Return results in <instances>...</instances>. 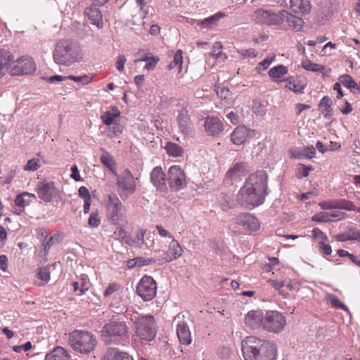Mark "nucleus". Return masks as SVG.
I'll return each instance as SVG.
<instances>
[{
  "label": "nucleus",
  "instance_id": "nucleus-1",
  "mask_svg": "<svg viewBox=\"0 0 360 360\" xmlns=\"http://www.w3.org/2000/svg\"><path fill=\"white\" fill-rule=\"evenodd\" d=\"M267 180L264 171L250 174L237 194V202L248 210L261 205L267 194Z\"/></svg>",
  "mask_w": 360,
  "mask_h": 360
},
{
  "label": "nucleus",
  "instance_id": "nucleus-2",
  "mask_svg": "<svg viewBox=\"0 0 360 360\" xmlns=\"http://www.w3.org/2000/svg\"><path fill=\"white\" fill-rule=\"evenodd\" d=\"M245 360H276V347L274 343L250 336L241 342Z\"/></svg>",
  "mask_w": 360,
  "mask_h": 360
},
{
  "label": "nucleus",
  "instance_id": "nucleus-3",
  "mask_svg": "<svg viewBox=\"0 0 360 360\" xmlns=\"http://www.w3.org/2000/svg\"><path fill=\"white\" fill-rule=\"evenodd\" d=\"M101 338L107 345H126L129 342V330L126 322L110 320L102 327Z\"/></svg>",
  "mask_w": 360,
  "mask_h": 360
},
{
  "label": "nucleus",
  "instance_id": "nucleus-4",
  "mask_svg": "<svg viewBox=\"0 0 360 360\" xmlns=\"http://www.w3.org/2000/svg\"><path fill=\"white\" fill-rule=\"evenodd\" d=\"M53 58L56 64L70 66L79 60L78 46L72 40H60L55 45Z\"/></svg>",
  "mask_w": 360,
  "mask_h": 360
},
{
  "label": "nucleus",
  "instance_id": "nucleus-5",
  "mask_svg": "<svg viewBox=\"0 0 360 360\" xmlns=\"http://www.w3.org/2000/svg\"><path fill=\"white\" fill-rule=\"evenodd\" d=\"M68 343L74 351L88 354L95 349L98 342L96 337L91 332L75 330L68 335Z\"/></svg>",
  "mask_w": 360,
  "mask_h": 360
},
{
  "label": "nucleus",
  "instance_id": "nucleus-6",
  "mask_svg": "<svg viewBox=\"0 0 360 360\" xmlns=\"http://www.w3.org/2000/svg\"><path fill=\"white\" fill-rule=\"evenodd\" d=\"M136 335L142 340L153 341L157 335V324L155 317L150 314H136L131 318Z\"/></svg>",
  "mask_w": 360,
  "mask_h": 360
},
{
  "label": "nucleus",
  "instance_id": "nucleus-7",
  "mask_svg": "<svg viewBox=\"0 0 360 360\" xmlns=\"http://www.w3.org/2000/svg\"><path fill=\"white\" fill-rule=\"evenodd\" d=\"M264 321L263 330L276 334L283 331L286 326L285 317L277 311H266Z\"/></svg>",
  "mask_w": 360,
  "mask_h": 360
},
{
  "label": "nucleus",
  "instance_id": "nucleus-8",
  "mask_svg": "<svg viewBox=\"0 0 360 360\" xmlns=\"http://www.w3.org/2000/svg\"><path fill=\"white\" fill-rule=\"evenodd\" d=\"M107 217L113 224H118L124 217L122 202L115 194L108 195Z\"/></svg>",
  "mask_w": 360,
  "mask_h": 360
},
{
  "label": "nucleus",
  "instance_id": "nucleus-9",
  "mask_svg": "<svg viewBox=\"0 0 360 360\" xmlns=\"http://www.w3.org/2000/svg\"><path fill=\"white\" fill-rule=\"evenodd\" d=\"M136 292L144 301H150L156 295L157 284L153 277L144 276L136 286Z\"/></svg>",
  "mask_w": 360,
  "mask_h": 360
},
{
  "label": "nucleus",
  "instance_id": "nucleus-10",
  "mask_svg": "<svg viewBox=\"0 0 360 360\" xmlns=\"http://www.w3.org/2000/svg\"><path fill=\"white\" fill-rule=\"evenodd\" d=\"M167 181L170 188L175 191H179L186 186V176L179 165H172L169 167Z\"/></svg>",
  "mask_w": 360,
  "mask_h": 360
},
{
  "label": "nucleus",
  "instance_id": "nucleus-11",
  "mask_svg": "<svg viewBox=\"0 0 360 360\" xmlns=\"http://www.w3.org/2000/svg\"><path fill=\"white\" fill-rule=\"evenodd\" d=\"M117 184L122 190L121 198L125 200L131 195L136 190V184L133 175L129 169L117 176Z\"/></svg>",
  "mask_w": 360,
  "mask_h": 360
},
{
  "label": "nucleus",
  "instance_id": "nucleus-12",
  "mask_svg": "<svg viewBox=\"0 0 360 360\" xmlns=\"http://www.w3.org/2000/svg\"><path fill=\"white\" fill-rule=\"evenodd\" d=\"M36 70V65L32 58L22 56L15 61L10 73L12 75H30Z\"/></svg>",
  "mask_w": 360,
  "mask_h": 360
},
{
  "label": "nucleus",
  "instance_id": "nucleus-13",
  "mask_svg": "<svg viewBox=\"0 0 360 360\" xmlns=\"http://www.w3.org/2000/svg\"><path fill=\"white\" fill-rule=\"evenodd\" d=\"M319 206L323 210H344L347 211L360 212L353 202L346 199H331L324 200L319 203Z\"/></svg>",
  "mask_w": 360,
  "mask_h": 360
},
{
  "label": "nucleus",
  "instance_id": "nucleus-14",
  "mask_svg": "<svg viewBox=\"0 0 360 360\" xmlns=\"http://www.w3.org/2000/svg\"><path fill=\"white\" fill-rule=\"evenodd\" d=\"M235 222L249 233L258 231L260 228L259 220L250 213H240L235 217Z\"/></svg>",
  "mask_w": 360,
  "mask_h": 360
},
{
  "label": "nucleus",
  "instance_id": "nucleus-15",
  "mask_svg": "<svg viewBox=\"0 0 360 360\" xmlns=\"http://www.w3.org/2000/svg\"><path fill=\"white\" fill-rule=\"evenodd\" d=\"M252 19L259 23L266 25H278L281 22L280 15L271 11L259 8L254 11L252 15Z\"/></svg>",
  "mask_w": 360,
  "mask_h": 360
},
{
  "label": "nucleus",
  "instance_id": "nucleus-16",
  "mask_svg": "<svg viewBox=\"0 0 360 360\" xmlns=\"http://www.w3.org/2000/svg\"><path fill=\"white\" fill-rule=\"evenodd\" d=\"M183 250L179 243L172 238L169 244L168 251L162 252V256L158 259L160 264L170 262L182 255Z\"/></svg>",
  "mask_w": 360,
  "mask_h": 360
},
{
  "label": "nucleus",
  "instance_id": "nucleus-17",
  "mask_svg": "<svg viewBox=\"0 0 360 360\" xmlns=\"http://www.w3.org/2000/svg\"><path fill=\"white\" fill-rule=\"evenodd\" d=\"M176 121L179 129L184 135L188 136H192L193 135V124L191 120L188 111L186 109H181L178 112Z\"/></svg>",
  "mask_w": 360,
  "mask_h": 360
},
{
  "label": "nucleus",
  "instance_id": "nucleus-18",
  "mask_svg": "<svg viewBox=\"0 0 360 360\" xmlns=\"http://www.w3.org/2000/svg\"><path fill=\"white\" fill-rule=\"evenodd\" d=\"M265 314L262 310H251L248 312L245 317V324L247 327L252 329H262L264 323Z\"/></svg>",
  "mask_w": 360,
  "mask_h": 360
},
{
  "label": "nucleus",
  "instance_id": "nucleus-19",
  "mask_svg": "<svg viewBox=\"0 0 360 360\" xmlns=\"http://www.w3.org/2000/svg\"><path fill=\"white\" fill-rule=\"evenodd\" d=\"M37 191L38 197L46 202L52 200L55 193V184L53 181L39 182Z\"/></svg>",
  "mask_w": 360,
  "mask_h": 360
},
{
  "label": "nucleus",
  "instance_id": "nucleus-20",
  "mask_svg": "<svg viewBox=\"0 0 360 360\" xmlns=\"http://www.w3.org/2000/svg\"><path fill=\"white\" fill-rule=\"evenodd\" d=\"M279 14L281 22L285 21L291 30L299 32L302 29L304 22L302 18L294 15L285 10H281Z\"/></svg>",
  "mask_w": 360,
  "mask_h": 360
},
{
  "label": "nucleus",
  "instance_id": "nucleus-21",
  "mask_svg": "<svg viewBox=\"0 0 360 360\" xmlns=\"http://www.w3.org/2000/svg\"><path fill=\"white\" fill-rule=\"evenodd\" d=\"M165 174L161 167H155L150 173V181L162 192L167 191Z\"/></svg>",
  "mask_w": 360,
  "mask_h": 360
},
{
  "label": "nucleus",
  "instance_id": "nucleus-22",
  "mask_svg": "<svg viewBox=\"0 0 360 360\" xmlns=\"http://www.w3.org/2000/svg\"><path fill=\"white\" fill-rule=\"evenodd\" d=\"M204 127L210 136H215L224 129L221 121L217 117H207L205 119Z\"/></svg>",
  "mask_w": 360,
  "mask_h": 360
},
{
  "label": "nucleus",
  "instance_id": "nucleus-23",
  "mask_svg": "<svg viewBox=\"0 0 360 360\" xmlns=\"http://www.w3.org/2000/svg\"><path fill=\"white\" fill-rule=\"evenodd\" d=\"M176 334L181 344L188 345L191 343V331L186 322L181 321L177 322Z\"/></svg>",
  "mask_w": 360,
  "mask_h": 360
},
{
  "label": "nucleus",
  "instance_id": "nucleus-24",
  "mask_svg": "<svg viewBox=\"0 0 360 360\" xmlns=\"http://www.w3.org/2000/svg\"><path fill=\"white\" fill-rule=\"evenodd\" d=\"M290 6L295 13L301 15L309 13L311 9L309 0H290Z\"/></svg>",
  "mask_w": 360,
  "mask_h": 360
},
{
  "label": "nucleus",
  "instance_id": "nucleus-25",
  "mask_svg": "<svg viewBox=\"0 0 360 360\" xmlns=\"http://www.w3.org/2000/svg\"><path fill=\"white\" fill-rule=\"evenodd\" d=\"M13 59L14 56L9 51L0 49V79L6 74Z\"/></svg>",
  "mask_w": 360,
  "mask_h": 360
},
{
  "label": "nucleus",
  "instance_id": "nucleus-26",
  "mask_svg": "<svg viewBox=\"0 0 360 360\" xmlns=\"http://www.w3.org/2000/svg\"><path fill=\"white\" fill-rule=\"evenodd\" d=\"M249 134V129L245 126H238L231 134V140L235 145H241L245 142Z\"/></svg>",
  "mask_w": 360,
  "mask_h": 360
},
{
  "label": "nucleus",
  "instance_id": "nucleus-27",
  "mask_svg": "<svg viewBox=\"0 0 360 360\" xmlns=\"http://www.w3.org/2000/svg\"><path fill=\"white\" fill-rule=\"evenodd\" d=\"M226 14L224 12L219 11L212 16H210L202 20H198L197 25L201 28L211 30L214 28L219 20L225 17Z\"/></svg>",
  "mask_w": 360,
  "mask_h": 360
},
{
  "label": "nucleus",
  "instance_id": "nucleus-28",
  "mask_svg": "<svg viewBox=\"0 0 360 360\" xmlns=\"http://www.w3.org/2000/svg\"><path fill=\"white\" fill-rule=\"evenodd\" d=\"M85 14L93 25H96L99 28L103 27L102 14L98 8L94 6L86 8Z\"/></svg>",
  "mask_w": 360,
  "mask_h": 360
},
{
  "label": "nucleus",
  "instance_id": "nucleus-29",
  "mask_svg": "<svg viewBox=\"0 0 360 360\" xmlns=\"http://www.w3.org/2000/svg\"><path fill=\"white\" fill-rule=\"evenodd\" d=\"M248 172L247 164L244 162H236L227 172V176L232 181L244 176Z\"/></svg>",
  "mask_w": 360,
  "mask_h": 360
},
{
  "label": "nucleus",
  "instance_id": "nucleus-30",
  "mask_svg": "<svg viewBox=\"0 0 360 360\" xmlns=\"http://www.w3.org/2000/svg\"><path fill=\"white\" fill-rule=\"evenodd\" d=\"M104 360H134L127 352L120 351L117 348L110 347L106 351Z\"/></svg>",
  "mask_w": 360,
  "mask_h": 360
},
{
  "label": "nucleus",
  "instance_id": "nucleus-31",
  "mask_svg": "<svg viewBox=\"0 0 360 360\" xmlns=\"http://www.w3.org/2000/svg\"><path fill=\"white\" fill-rule=\"evenodd\" d=\"M70 358L69 352L60 346L55 347L45 356V360H68Z\"/></svg>",
  "mask_w": 360,
  "mask_h": 360
},
{
  "label": "nucleus",
  "instance_id": "nucleus-32",
  "mask_svg": "<svg viewBox=\"0 0 360 360\" xmlns=\"http://www.w3.org/2000/svg\"><path fill=\"white\" fill-rule=\"evenodd\" d=\"M339 82L341 84H342L345 86L349 89L350 91L354 94H356L359 91V88L357 83L349 75L345 74L340 76Z\"/></svg>",
  "mask_w": 360,
  "mask_h": 360
},
{
  "label": "nucleus",
  "instance_id": "nucleus-33",
  "mask_svg": "<svg viewBox=\"0 0 360 360\" xmlns=\"http://www.w3.org/2000/svg\"><path fill=\"white\" fill-rule=\"evenodd\" d=\"M120 112L118 110L117 107L112 108V112L111 111H106L101 116V119L102 120L103 122L108 126H110L115 122V118L120 117Z\"/></svg>",
  "mask_w": 360,
  "mask_h": 360
},
{
  "label": "nucleus",
  "instance_id": "nucleus-34",
  "mask_svg": "<svg viewBox=\"0 0 360 360\" xmlns=\"http://www.w3.org/2000/svg\"><path fill=\"white\" fill-rule=\"evenodd\" d=\"M288 69L286 66H284L283 65H278L276 67H274L271 68L269 70V77L273 80L278 82V79L281 78L282 76L288 74Z\"/></svg>",
  "mask_w": 360,
  "mask_h": 360
},
{
  "label": "nucleus",
  "instance_id": "nucleus-35",
  "mask_svg": "<svg viewBox=\"0 0 360 360\" xmlns=\"http://www.w3.org/2000/svg\"><path fill=\"white\" fill-rule=\"evenodd\" d=\"M101 163L113 174H115L116 163L113 157L105 151L100 157Z\"/></svg>",
  "mask_w": 360,
  "mask_h": 360
},
{
  "label": "nucleus",
  "instance_id": "nucleus-36",
  "mask_svg": "<svg viewBox=\"0 0 360 360\" xmlns=\"http://www.w3.org/2000/svg\"><path fill=\"white\" fill-rule=\"evenodd\" d=\"M183 51L180 49L177 50L173 56V60L168 65L167 68L172 70L175 67L178 68V72H180L182 70L183 63Z\"/></svg>",
  "mask_w": 360,
  "mask_h": 360
},
{
  "label": "nucleus",
  "instance_id": "nucleus-37",
  "mask_svg": "<svg viewBox=\"0 0 360 360\" xmlns=\"http://www.w3.org/2000/svg\"><path fill=\"white\" fill-rule=\"evenodd\" d=\"M165 148L168 155L173 157L181 156L184 151L180 146L171 142L167 143Z\"/></svg>",
  "mask_w": 360,
  "mask_h": 360
},
{
  "label": "nucleus",
  "instance_id": "nucleus-38",
  "mask_svg": "<svg viewBox=\"0 0 360 360\" xmlns=\"http://www.w3.org/2000/svg\"><path fill=\"white\" fill-rule=\"evenodd\" d=\"M287 84L285 87L293 91L295 93H301L304 89V86L300 84L297 80H296L294 77H288L285 79Z\"/></svg>",
  "mask_w": 360,
  "mask_h": 360
},
{
  "label": "nucleus",
  "instance_id": "nucleus-39",
  "mask_svg": "<svg viewBox=\"0 0 360 360\" xmlns=\"http://www.w3.org/2000/svg\"><path fill=\"white\" fill-rule=\"evenodd\" d=\"M302 67L309 71L320 72L325 69V66L318 63H314L309 60H304L302 63Z\"/></svg>",
  "mask_w": 360,
  "mask_h": 360
},
{
  "label": "nucleus",
  "instance_id": "nucleus-40",
  "mask_svg": "<svg viewBox=\"0 0 360 360\" xmlns=\"http://www.w3.org/2000/svg\"><path fill=\"white\" fill-rule=\"evenodd\" d=\"M313 169L314 168L311 165L306 166L303 164H300L299 167L297 168L296 176L299 179L303 177H307L309 176V172L312 171Z\"/></svg>",
  "mask_w": 360,
  "mask_h": 360
},
{
  "label": "nucleus",
  "instance_id": "nucleus-41",
  "mask_svg": "<svg viewBox=\"0 0 360 360\" xmlns=\"http://www.w3.org/2000/svg\"><path fill=\"white\" fill-rule=\"evenodd\" d=\"M252 111L257 116H264L266 112L264 105L260 101H254L252 104Z\"/></svg>",
  "mask_w": 360,
  "mask_h": 360
},
{
  "label": "nucleus",
  "instance_id": "nucleus-42",
  "mask_svg": "<svg viewBox=\"0 0 360 360\" xmlns=\"http://www.w3.org/2000/svg\"><path fill=\"white\" fill-rule=\"evenodd\" d=\"M32 202V200L23 195V193L18 195L15 198V204L18 207H25Z\"/></svg>",
  "mask_w": 360,
  "mask_h": 360
},
{
  "label": "nucleus",
  "instance_id": "nucleus-43",
  "mask_svg": "<svg viewBox=\"0 0 360 360\" xmlns=\"http://www.w3.org/2000/svg\"><path fill=\"white\" fill-rule=\"evenodd\" d=\"M311 221L316 222H329L332 220L329 219L328 212H320L311 217Z\"/></svg>",
  "mask_w": 360,
  "mask_h": 360
},
{
  "label": "nucleus",
  "instance_id": "nucleus-44",
  "mask_svg": "<svg viewBox=\"0 0 360 360\" xmlns=\"http://www.w3.org/2000/svg\"><path fill=\"white\" fill-rule=\"evenodd\" d=\"M40 167V162L37 158H33L27 161V164L24 166V169L26 171H36Z\"/></svg>",
  "mask_w": 360,
  "mask_h": 360
},
{
  "label": "nucleus",
  "instance_id": "nucleus-45",
  "mask_svg": "<svg viewBox=\"0 0 360 360\" xmlns=\"http://www.w3.org/2000/svg\"><path fill=\"white\" fill-rule=\"evenodd\" d=\"M345 231L347 234V238L351 240H356L359 233L358 229L354 226H347L345 229Z\"/></svg>",
  "mask_w": 360,
  "mask_h": 360
},
{
  "label": "nucleus",
  "instance_id": "nucleus-46",
  "mask_svg": "<svg viewBox=\"0 0 360 360\" xmlns=\"http://www.w3.org/2000/svg\"><path fill=\"white\" fill-rule=\"evenodd\" d=\"M275 58L274 54L269 55L266 58L258 64L257 69L264 70L269 68Z\"/></svg>",
  "mask_w": 360,
  "mask_h": 360
},
{
  "label": "nucleus",
  "instance_id": "nucleus-47",
  "mask_svg": "<svg viewBox=\"0 0 360 360\" xmlns=\"http://www.w3.org/2000/svg\"><path fill=\"white\" fill-rule=\"evenodd\" d=\"M330 304L333 307L337 309H340L345 311H349V308L335 295H333L330 297Z\"/></svg>",
  "mask_w": 360,
  "mask_h": 360
},
{
  "label": "nucleus",
  "instance_id": "nucleus-48",
  "mask_svg": "<svg viewBox=\"0 0 360 360\" xmlns=\"http://www.w3.org/2000/svg\"><path fill=\"white\" fill-rule=\"evenodd\" d=\"M101 220L98 212H93L91 213L88 224L91 227H98L100 224Z\"/></svg>",
  "mask_w": 360,
  "mask_h": 360
},
{
  "label": "nucleus",
  "instance_id": "nucleus-49",
  "mask_svg": "<svg viewBox=\"0 0 360 360\" xmlns=\"http://www.w3.org/2000/svg\"><path fill=\"white\" fill-rule=\"evenodd\" d=\"M311 232L313 238L319 239V242H326L328 240L327 236L319 229L314 228Z\"/></svg>",
  "mask_w": 360,
  "mask_h": 360
},
{
  "label": "nucleus",
  "instance_id": "nucleus-50",
  "mask_svg": "<svg viewBox=\"0 0 360 360\" xmlns=\"http://www.w3.org/2000/svg\"><path fill=\"white\" fill-rule=\"evenodd\" d=\"M138 266H143L154 264L156 263V259L154 258H145L141 257H136Z\"/></svg>",
  "mask_w": 360,
  "mask_h": 360
},
{
  "label": "nucleus",
  "instance_id": "nucleus-51",
  "mask_svg": "<svg viewBox=\"0 0 360 360\" xmlns=\"http://www.w3.org/2000/svg\"><path fill=\"white\" fill-rule=\"evenodd\" d=\"M304 158L311 159L315 156L316 148L313 146H309L302 148Z\"/></svg>",
  "mask_w": 360,
  "mask_h": 360
},
{
  "label": "nucleus",
  "instance_id": "nucleus-52",
  "mask_svg": "<svg viewBox=\"0 0 360 360\" xmlns=\"http://www.w3.org/2000/svg\"><path fill=\"white\" fill-rule=\"evenodd\" d=\"M318 248L320 253L323 255H330L332 252L331 246L326 244L325 242H319Z\"/></svg>",
  "mask_w": 360,
  "mask_h": 360
},
{
  "label": "nucleus",
  "instance_id": "nucleus-53",
  "mask_svg": "<svg viewBox=\"0 0 360 360\" xmlns=\"http://www.w3.org/2000/svg\"><path fill=\"white\" fill-rule=\"evenodd\" d=\"M38 277L44 282H48L50 280V272L47 266L39 269Z\"/></svg>",
  "mask_w": 360,
  "mask_h": 360
},
{
  "label": "nucleus",
  "instance_id": "nucleus-54",
  "mask_svg": "<svg viewBox=\"0 0 360 360\" xmlns=\"http://www.w3.org/2000/svg\"><path fill=\"white\" fill-rule=\"evenodd\" d=\"M159 60L158 56H150V59L146 63L145 68L147 70H154Z\"/></svg>",
  "mask_w": 360,
  "mask_h": 360
},
{
  "label": "nucleus",
  "instance_id": "nucleus-55",
  "mask_svg": "<svg viewBox=\"0 0 360 360\" xmlns=\"http://www.w3.org/2000/svg\"><path fill=\"white\" fill-rule=\"evenodd\" d=\"M217 354L221 359H228L231 355V349L225 346L219 347L217 350Z\"/></svg>",
  "mask_w": 360,
  "mask_h": 360
},
{
  "label": "nucleus",
  "instance_id": "nucleus-56",
  "mask_svg": "<svg viewBox=\"0 0 360 360\" xmlns=\"http://www.w3.org/2000/svg\"><path fill=\"white\" fill-rule=\"evenodd\" d=\"M146 233V230L140 229L136 233V237L134 238L135 241V244L137 246H141L144 243V235Z\"/></svg>",
  "mask_w": 360,
  "mask_h": 360
},
{
  "label": "nucleus",
  "instance_id": "nucleus-57",
  "mask_svg": "<svg viewBox=\"0 0 360 360\" xmlns=\"http://www.w3.org/2000/svg\"><path fill=\"white\" fill-rule=\"evenodd\" d=\"M120 288V285L117 283H112L109 285L103 292V295L107 297L117 291Z\"/></svg>",
  "mask_w": 360,
  "mask_h": 360
},
{
  "label": "nucleus",
  "instance_id": "nucleus-58",
  "mask_svg": "<svg viewBox=\"0 0 360 360\" xmlns=\"http://www.w3.org/2000/svg\"><path fill=\"white\" fill-rule=\"evenodd\" d=\"M127 61L126 57L124 55H119L116 61V68L118 71L122 72L124 68V64Z\"/></svg>",
  "mask_w": 360,
  "mask_h": 360
},
{
  "label": "nucleus",
  "instance_id": "nucleus-59",
  "mask_svg": "<svg viewBox=\"0 0 360 360\" xmlns=\"http://www.w3.org/2000/svg\"><path fill=\"white\" fill-rule=\"evenodd\" d=\"M32 348V343L30 342H27L25 344L22 345H16L13 347V350L15 352L20 353L22 350L27 352Z\"/></svg>",
  "mask_w": 360,
  "mask_h": 360
},
{
  "label": "nucleus",
  "instance_id": "nucleus-60",
  "mask_svg": "<svg viewBox=\"0 0 360 360\" xmlns=\"http://www.w3.org/2000/svg\"><path fill=\"white\" fill-rule=\"evenodd\" d=\"M328 216L329 219H330L331 218H335L337 219L338 220H341L346 218L347 214L343 212L335 210L332 212H328Z\"/></svg>",
  "mask_w": 360,
  "mask_h": 360
},
{
  "label": "nucleus",
  "instance_id": "nucleus-61",
  "mask_svg": "<svg viewBox=\"0 0 360 360\" xmlns=\"http://www.w3.org/2000/svg\"><path fill=\"white\" fill-rule=\"evenodd\" d=\"M56 240L58 241L57 236H51L48 239H44L43 241V245L44 248V250L45 251L49 250L50 249V248L53 245L55 241H56Z\"/></svg>",
  "mask_w": 360,
  "mask_h": 360
},
{
  "label": "nucleus",
  "instance_id": "nucleus-62",
  "mask_svg": "<svg viewBox=\"0 0 360 360\" xmlns=\"http://www.w3.org/2000/svg\"><path fill=\"white\" fill-rule=\"evenodd\" d=\"M111 125L112 127L110 128V132L112 133V136H117L122 134L123 131V127L122 125L117 123H114Z\"/></svg>",
  "mask_w": 360,
  "mask_h": 360
},
{
  "label": "nucleus",
  "instance_id": "nucleus-63",
  "mask_svg": "<svg viewBox=\"0 0 360 360\" xmlns=\"http://www.w3.org/2000/svg\"><path fill=\"white\" fill-rule=\"evenodd\" d=\"M222 46L219 42H215L213 44V51L211 53V56L213 58H217L221 55V49Z\"/></svg>",
  "mask_w": 360,
  "mask_h": 360
},
{
  "label": "nucleus",
  "instance_id": "nucleus-64",
  "mask_svg": "<svg viewBox=\"0 0 360 360\" xmlns=\"http://www.w3.org/2000/svg\"><path fill=\"white\" fill-rule=\"evenodd\" d=\"M79 196L84 199V200L91 199V195L89 190L85 186H81L78 190Z\"/></svg>",
  "mask_w": 360,
  "mask_h": 360
}]
</instances>
